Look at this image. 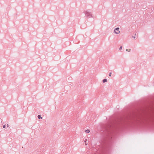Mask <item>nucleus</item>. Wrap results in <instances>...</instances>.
I'll list each match as a JSON object with an SVG mask.
<instances>
[{
	"instance_id": "3",
	"label": "nucleus",
	"mask_w": 154,
	"mask_h": 154,
	"mask_svg": "<svg viewBox=\"0 0 154 154\" xmlns=\"http://www.w3.org/2000/svg\"><path fill=\"white\" fill-rule=\"evenodd\" d=\"M120 31H119L118 32H116L115 30L114 29V32L116 34H119V33H120Z\"/></svg>"
},
{
	"instance_id": "8",
	"label": "nucleus",
	"mask_w": 154,
	"mask_h": 154,
	"mask_svg": "<svg viewBox=\"0 0 154 154\" xmlns=\"http://www.w3.org/2000/svg\"><path fill=\"white\" fill-rule=\"evenodd\" d=\"M134 35H134V36H132V38H134V39H135V38L136 37V34H135Z\"/></svg>"
},
{
	"instance_id": "14",
	"label": "nucleus",
	"mask_w": 154,
	"mask_h": 154,
	"mask_svg": "<svg viewBox=\"0 0 154 154\" xmlns=\"http://www.w3.org/2000/svg\"><path fill=\"white\" fill-rule=\"evenodd\" d=\"M87 141V140L86 139V140H85V143H86Z\"/></svg>"
},
{
	"instance_id": "13",
	"label": "nucleus",
	"mask_w": 154,
	"mask_h": 154,
	"mask_svg": "<svg viewBox=\"0 0 154 154\" xmlns=\"http://www.w3.org/2000/svg\"><path fill=\"white\" fill-rule=\"evenodd\" d=\"M111 72H110L109 74V76H111Z\"/></svg>"
},
{
	"instance_id": "12",
	"label": "nucleus",
	"mask_w": 154,
	"mask_h": 154,
	"mask_svg": "<svg viewBox=\"0 0 154 154\" xmlns=\"http://www.w3.org/2000/svg\"><path fill=\"white\" fill-rule=\"evenodd\" d=\"M122 46H121V47H120V48H119V50H121L122 49Z\"/></svg>"
},
{
	"instance_id": "5",
	"label": "nucleus",
	"mask_w": 154,
	"mask_h": 154,
	"mask_svg": "<svg viewBox=\"0 0 154 154\" xmlns=\"http://www.w3.org/2000/svg\"><path fill=\"white\" fill-rule=\"evenodd\" d=\"M38 119H42V117H41V116L40 115H39L38 116Z\"/></svg>"
},
{
	"instance_id": "9",
	"label": "nucleus",
	"mask_w": 154,
	"mask_h": 154,
	"mask_svg": "<svg viewBox=\"0 0 154 154\" xmlns=\"http://www.w3.org/2000/svg\"><path fill=\"white\" fill-rule=\"evenodd\" d=\"M130 50H131V49H127L126 50V51H128V52H130Z\"/></svg>"
},
{
	"instance_id": "10",
	"label": "nucleus",
	"mask_w": 154,
	"mask_h": 154,
	"mask_svg": "<svg viewBox=\"0 0 154 154\" xmlns=\"http://www.w3.org/2000/svg\"><path fill=\"white\" fill-rule=\"evenodd\" d=\"M2 122V121L1 119H0V124H1V123Z\"/></svg>"
},
{
	"instance_id": "1",
	"label": "nucleus",
	"mask_w": 154,
	"mask_h": 154,
	"mask_svg": "<svg viewBox=\"0 0 154 154\" xmlns=\"http://www.w3.org/2000/svg\"><path fill=\"white\" fill-rule=\"evenodd\" d=\"M137 114H133L132 115H129L127 116L126 117H125V118H124L125 119L128 120L130 119H131L133 118L134 117H137Z\"/></svg>"
},
{
	"instance_id": "11",
	"label": "nucleus",
	"mask_w": 154,
	"mask_h": 154,
	"mask_svg": "<svg viewBox=\"0 0 154 154\" xmlns=\"http://www.w3.org/2000/svg\"><path fill=\"white\" fill-rule=\"evenodd\" d=\"M3 128H5V125H4L3 126Z\"/></svg>"
},
{
	"instance_id": "7",
	"label": "nucleus",
	"mask_w": 154,
	"mask_h": 154,
	"mask_svg": "<svg viewBox=\"0 0 154 154\" xmlns=\"http://www.w3.org/2000/svg\"><path fill=\"white\" fill-rule=\"evenodd\" d=\"M85 132L86 133H89V132H90V130H88V129H87V130H86L85 131Z\"/></svg>"
},
{
	"instance_id": "2",
	"label": "nucleus",
	"mask_w": 154,
	"mask_h": 154,
	"mask_svg": "<svg viewBox=\"0 0 154 154\" xmlns=\"http://www.w3.org/2000/svg\"><path fill=\"white\" fill-rule=\"evenodd\" d=\"M86 16L87 17H93L92 14H91V12L88 11H85L84 12Z\"/></svg>"
},
{
	"instance_id": "15",
	"label": "nucleus",
	"mask_w": 154,
	"mask_h": 154,
	"mask_svg": "<svg viewBox=\"0 0 154 154\" xmlns=\"http://www.w3.org/2000/svg\"><path fill=\"white\" fill-rule=\"evenodd\" d=\"M9 126V125H8V124H7V127H8Z\"/></svg>"
},
{
	"instance_id": "4",
	"label": "nucleus",
	"mask_w": 154,
	"mask_h": 154,
	"mask_svg": "<svg viewBox=\"0 0 154 154\" xmlns=\"http://www.w3.org/2000/svg\"><path fill=\"white\" fill-rule=\"evenodd\" d=\"M107 82V80L106 79H104L103 80V83H105V82Z\"/></svg>"
},
{
	"instance_id": "6",
	"label": "nucleus",
	"mask_w": 154,
	"mask_h": 154,
	"mask_svg": "<svg viewBox=\"0 0 154 154\" xmlns=\"http://www.w3.org/2000/svg\"><path fill=\"white\" fill-rule=\"evenodd\" d=\"M119 27L116 28H115L114 29L115 30H116L117 31H119Z\"/></svg>"
},
{
	"instance_id": "16",
	"label": "nucleus",
	"mask_w": 154,
	"mask_h": 154,
	"mask_svg": "<svg viewBox=\"0 0 154 154\" xmlns=\"http://www.w3.org/2000/svg\"><path fill=\"white\" fill-rule=\"evenodd\" d=\"M146 116L147 117H149V116H148V115H146Z\"/></svg>"
}]
</instances>
